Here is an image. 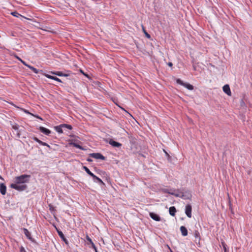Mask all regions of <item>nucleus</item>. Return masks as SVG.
Segmentation results:
<instances>
[{
    "label": "nucleus",
    "mask_w": 252,
    "mask_h": 252,
    "mask_svg": "<svg viewBox=\"0 0 252 252\" xmlns=\"http://www.w3.org/2000/svg\"><path fill=\"white\" fill-rule=\"evenodd\" d=\"M83 168L90 176H91V177L93 176L94 174L92 172H91V171L87 167L84 166L83 167Z\"/></svg>",
    "instance_id": "aec40b11"
},
{
    "label": "nucleus",
    "mask_w": 252,
    "mask_h": 252,
    "mask_svg": "<svg viewBox=\"0 0 252 252\" xmlns=\"http://www.w3.org/2000/svg\"><path fill=\"white\" fill-rule=\"evenodd\" d=\"M142 29H143V32H144L145 34V36L148 38H151V35L146 31L144 27L143 26H142Z\"/></svg>",
    "instance_id": "5701e85b"
},
{
    "label": "nucleus",
    "mask_w": 252,
    "mask_h": 252,
    "mask_svg": "<svg viewBox=\"0 0 252 252\" xmlns=\"http://www.w3.org/2000/svg\"><path fill=\"white\" fill-rule=\"evenodd\" d=\"M16 58H17L19 61H20V62H21V60H22V59H21L20 58H19V57H17V56H16Z\"/></svg>",
    "instance_id": "f704fd0d"
},
{
    "label": "nucleus",
    "mask_w": 252,
    "mask_h": 252,
    "mask_svg": "<svg viewBox=\"0 0 252 252\" xmlns=\"http://www.w3.org/2000/svg\"><path fill=\"white\" fill-rule=\"evenodd\" d=\"M51 73L53 74L59 76H65L67 77L69 75L67 74L63 73L61 71H57V72H51Z\"/></svg>",
    "instance_id": "a211bd4d"
},
{
    "label": "nucleus",
    "mask_w": 252,
    "mask_h": 252,
    "mask_svg": "<svg viewBox=\"0 0 252 252\" xmlns=\"http://www.w3.org/2000/svg\"><path fill=\"white\" fill-rule=\"evenodd\" d=\"M62 126H63L64 128H67L68 129H71L72 128V127L71 125H67V124H62Z\"/></svg>",
    "instance_id": "b1692460"
},
{
    "label": "nucleus",
    "mask_w": 252,
    "mask_h": 252,
    "mask_svg": "<svg viewBox=\"0 0 252 252\" xmlns=\"http://www.w3.org/2000/svg\"><path fill=\"white\" fill-rule=\"evenodd\" d=\"M163 191L164 192L167 193H169V194H170L172 195H174L176 196H179L178 194H175V193H174L173 192H170L169 191V190L168 189H163Z\"/></svg>",
    "instance_id": "412c9836"
},
{
    "label": "nucleus",
    "mask_w": 252,
    "mask_h": 252,
    "mask_svg": "<svg viewBox=\"0 0 252 252\" xmlns=\"http://www.w3.org/2000/svg\"><path fill=\"white\" fill-rule=\"evenodd\" d=\"M168 65L169 66H172L173 64H172V63L169 62V63H168Z\"/></svg>",
    "instance_id": "2f4dec72"
},
{
    "label": "nucleus",
    "mask_w": 252,
    "mask_h": 252,
    "mask_svg": "<svg viewBox=\"0 0 252 252\" xmlns=\"http://www.w3.org/2000/svg\"><path fill=\"white\" fill-rule=\"evenodd\" d=\"M0 179L3 180V178L0 175Z\"/></svg>",
    "instance_id": "58836bf2"
},
{
    "label": "nucleus",
    "mask_w": 252,
    "mask_h": 252,
    "mask_svg": "<svg viewBox=\"0 0 252 252\" xmlns=\"http://www.w3.org/2000/svg\"><path fill=\"white\" fill-rule=\"evenodd\" d=\"M94 250L95 251V252H97V248L96 247H95V249H94Z\"/></svg>",
    "instance_id": "4c0bfd02"
},
{
    "label": "nucleus",
    "mask_w": 252,
    "mask_h": 252,
    "mask_svg": "<svg viewBox=\"0 0 252 252\" xmlns=\"http://www.w3.org/2000/svg\"><path fill=\"white\" fill-rule=\"evenodd\" d=\"M30 178L31 175L26 174L17 176L14 178V183L10 184V187L19 191H24L28 188L26 183L29 182Z\"/></svg>",
    "instance_id": "f257e3e1"
},
{
    "label": "nucleus",
    "mask_w": 252,
    "mask_h": 252,
    "mask_svg": "<svg viewBox=\"0 0 252 252\" xmlns=\"http://www.w3.org/2000/svg\"><path fill=\"white\" fill-rule=\"evenodd\" d=\"M92 177L93 178V181H94V182L97 183H98L100 185H104V183L101 180V179H100L99 178H98L97 176H96L94 174L93 176Z\"/></svg>",
    "instance_id": "1a4fd4ad"
},
{
    "label": "nucleus",
    "mask_w": 252,
    "mask_h": 252,
    "mask_svg": "<svg viewBox=\"0 0 252 252\" xmlns=\"http://www.w3.org/2000/svg\"><path fill=\"white\" fill-rule=\"evenodd\" d=\"M11 14L16 17H18L19 16H20V14L18 13L17 12H13L11 13Z\"/></svg>",
    "instance_id": "393cba45"
},
{
    "label": "nucleus",
    "mask_w": 252,
    "mask_h": 252,
    "mask_svg": "<svg viewBox=\"0 0 252 252\" xmlns=\"http://www.w3.org/2000/svg\"><path fill=\"white\" fill-rule=\"evenodd\" d=\"M12 127L13 129L15 130V131H16V137L17 138H20V131L19 130V126L18 125L15 124L14 125H12Z\"/></svg>",
    "instance_id": "0eeeda50"
},
{
    "label": "nucleus",
    "mask_w": 252,
    "mask_h": 252,
    "mask_svg": "<svg viewBox=\"0 0 252 252\" xmlns=\"http://www.w3.org/2000/svg\"><path fill=\"white\" fill-rule=\"evenodd\" d=\"M176 83L185 87L189 90H192L194 89V87L192 85L188 83H184L182 80H181L180 79H176Z\"/></svg>",
    "instance_id": "f03ea898"
},
{
    "label": "nucleus",
    "mask_w": 252,
    "mask_h": 252,
    "mask_svg": "<svg viewBox=\"0 0 252 252\" xmlns=\"http://www.w3.org/2000/svg\"><path fill=\"white\" fill-rule=\"evenodd\" d=\"M109 144L114 147H121L122 145L121 143L115 141L112 139H110L109 141Z\"/></svg>",
    "instance_id": "6e6552de"
},
{
    "label": "nucleus",
    "mask_w": 252,
    "mask_h": 252,
    "mask_svg": "<svg viewBox=\"0 0 252 252\" xmlns=\"http://www.w3.org/2000/svg\"><path fill=\"white\" fill-rule=\"evenodd\" d=\"M34 141L38 142L39 144L42 145V146H47L48 148H49V149H51V147L49 145H48L47 143H45V142H42V141H41L40 140H39L38 138H37V137H33L32 138Z\"/></svg>",
    "instance_id": "39448f33"
},
{
    "label": "nucleus",
    "mask_w": 252,
    "mask_h": 252,
    "mask_svg": "<svg viewBox=\"0 0 252 252\" xmlns=\"http://www.w3.org/2000/svg\"><path fill=\"white\" fill-rule=\"evenodd\" d=\"M73 145L74 147H75L76 148H77L79 149H81V150L83 149V148H82V147L81 146H80L76 143H74Z\"/></svg>",
    "instance_id": "a878e982"
},
{
    "label": "nucleus",
    "mask_w": 252,
    "mask_h": 252,
    "mask_svg": "<svg viewBox=\"0 0 252 252\" xmlns=\"http://www.w3.org/2000/svg\"><path fill=\"white\" fill-rule=\"evenodd\" d=\"M28 67L31 69L34 73L37 74L39 72V70L37 69L36 68H34L33 66L30 65L28 66Z\"/></svg>",
    "instance_id": "4be33fe9"
},
{
    "label": "nucleus",
    "mask_w": 252,
    "mask_h": 252,
    "mask_svg": "<svg viewBox=\"0 0 252 252\" xmlns=\"http://www.w3.org/2000/svg\"><path fill=\"white\" fill-rule=\"evenodd\" d=\"M91 244H92V248L93 249H95V245L94 244V243L92 242V243H91Z\"/></svg>",
    "instance_id": "7c9ffc66"
},
{
    "label": "nucleus",
    "mask_w": 252,
    "mask_h": 252,
    "mask_svg": "<svg viewBox=\"0 0 252 252\" xmlns=\"http://www.w3.org/2000/svg\"><path fill=\"white\" fill-rule=\"evenodd\" d=\"M6 192V187L3 183L0 184V192L2 195H5Z\"/></svg>",
    "instance_id": "9b49d317"
},
{
    "label": "nucleus",
    "mask_w": 252,
    "mask_h": 252,
    "mask_svg": "<svg viewBox=\"0 0 252 252\" xmlns=\"http://www.w3.org/2000/svg\"><path fill=\"white\" fill-rule=\"evenodd\" d=\"M50 210H51L52 209V206L51 205H49Z\"/></svg>",
    "instance_id": "c9c22d12"
},
{
    "label": "nucleus",
    "mask_w": 252,
    "mask_h": 252,
    "mask_svg": "<svg viewBox=\"0 0 252 252\" xmlns=\"http://www.w3.org/2000/svg\"><path fill=\"white\" fill-rule=\"evenodd\" d=\"M192 207L190 204H187L185 208V213L189 218L191 217Z\"/></svg>",
    "instance_id": "20e7f679"
},
{
    "label": "nucleus",
    "mask_w": 252,
    "mask_h": 252,
    "mask_svg": "<svg viewBox=\"0 0 252 252\" xmlns=\"http://www.w3.org/2000/svg\"><path fill=\"white\" fill-rule=\"evenodd\" d=\"M169 212L171 216H174L175 215V213L176 212V208L174 206L170 207Z\"/></svg>",
    "instance_id": "6ab92c4d"
},
{
    "label": "nucleus",
    "mask_w": 252,
    "mask_h": 252,
    "mask_svg": "<svg viewBox=\"0 0 252 252\" xmlns=\"http://www.w3.org/2000/svg\"><path fill=\"white\" fill-rule=\"evenodd\" d=\"M180 231L181 232L182 235L183 236H187V235H188V230L186 228V227H185L184 226H181L180 227Z\"/></svg>",
    "instance_id": "4468645a"
},
{
    "label": "nucleus",
    "mask_w": 252,
    "mask_h": 252,
    "mask_svg": "<svg viewBox=\"0 0 252 252\" xmlns=\"http://www.w3.org/2000/svg\"><path fill=\"white\" fill-rule=\"evenodd\" d=\"M87 240L91 243H92V239L89 237V236H87Z\"/></svg>",
    "instance_id": "c756f323"
},
{
    "label": "nucleus",
    "mask_w": 252,
    "mask_h": 252,
    "mask_svg": "<svg viewBox=\"0 0 252 252\" xmlns=\"http://www.w3.org/2000/svg\"><path fill=\"white\" fill-rule=\"evenodd\" d=\"M56 230L58 232V235H59V236L60 237V238L64 242H66V238H65L64 237V234H63V233L59 229H58L57 227H56Z\"/></svg>",
    "instance_id": "dca6fc26"
},
{
    "label": "nucleus",
    "mask_w": 252,
    "mask_h": 252,
    "mask_svg": "<svg viewBox=\"0 0 252 252\" xmlns=\"http://www.w3.org/2000/svg\"><path fill=\"white\" fill-rule=\"evenodd\" d=\"M21 62L25 66H27L28 67V66H30V65L28 64L25 62H24L23 60H21Z\"/></svg>",
    "instance_id": "cd10ccee"
},
{
    "label": "nucleus",
    "mask_w": 252,
    "mask_h": 252,
    "mask_svg": "<svg viewBox=\"0 0 252 252\" xmlns=\"http://www.w3.org/2000/svg\"><path fill=\"white\" fill-rule=\"evenodd\" d=\"M90 157L95 159H100L101 160L105 159V157H104L101 154L98 153H92L90 154Z\"/></svg>",
    "instance_id": "7ed1b4c3"
},
{
    "label": "nucleus",
    "mask_w": 252,
    "mask_h": 252,
    "mask_svg": "<svg viewBox=\"0 0 252 252\" xmlns=\"http://www.w3.org/2000/svg\"><path fill=\"white\" fill-rule=\"evenodd\" d=\"M63 128H64V127L63 126H62V124L55 127L56 131L59 133H63Z\"/></svg>",
    "instance_id": "2eb2a0df"
},
{
    "label": "nucleus",
    "mask_w": 252,
    "mask_h": 252,
    "mask_svg": "<svg viewBox=\"0 0 252 252\" xmlns=\"http://www.w3.org/2000/svg\"><path fill=\"white\" fill-rule=\"evenodd\" d=\"M224 251L225 252L226 251V248L225 247V246H224Z\"/></svg>",
    "instance_id": "a19ab883"
},
{
    "label": "nucleus",
    "mask_w": 252,
    "mask_h": 252,
    "mask_svg": "<svg viewBox=\"0 0 252 252\" xmlns=\"http://www.w3.org/2000/svg\"><path fill=\"white\" fill-rule=\"evenodd\" d=\"M164 151L166 155L167 156L168 158H170V156L169 155V154L165 150H164Z\"/></svg>",
    "instance_id": "473e14b6"
},
{
    "label": "nucleus",
    "mask_w": 252,
    "mask_h": 252,
    "mask_svg": "<svg viewBox=\"0 0 252 252\" xmlns=\"http://www.w3.org/2000/svg\"><path fill=\"white\" fill-rule=\"evenodd\" d=\"M20 252H27L23 247L20 248Z\"/></svg>",
    "instance_id": "c85d7f7f"
},
{
    "label": "nucleus",
    "mask_w": 252,
    "mask_h": 252,
    "mask_svg": "<svg viewBox=\"0 0 252 252\" xmlns=\"http://www.w3.org/2000/svg\"><path fill=\"white\" fill-rule=\"evenodd\" d=\"M45 76L48 78L51 79L52 80L57 81L59 82H62L61 80L57 78V77L53 76L49 74H45Z\"/></svg>",
    "instance_id": "f3484780"
},
{
    "label": "nucleus",
    "mask_w": 252,
    "mask_h": 252,
    "mask_svg": "<svg viewBox=\"0 0 252 252\" xmlns=\"http://www.w3.org/2000/svg\"><path fill=\"white\" fill-rule=\"evenodd\" d=\"M149 215L150 217L154 220L158 221L160 220V217L158 214L153 212H151L150 213Z\"/></svg>",
    "instance_id": "423d86ee"
},
{
    "label": "nucleus",
    "mask_w": 252,
    "mask_h": 252,
    "mask_svg": "<svg viewBox=\"0 0 252 252\" xmlns=\"http://www.w3.org/2000/svg\"><path fill=\"white\" fill-rule=\"evenodd\" d=\"M25 112L27 113H29L27 110H25Z\"/></svg>",
    "instance_id": "ea45409f"
},
{
    "label": "nucleus",
    "mask_w": 252,
    "mask_h": 252,
    "mask_svg": "<svg viewBox=\"0 0 252 252\" xmlns=\"http://www.w3.org/2000/svg\"><path fill=\"white\" fill-rule=\"evenodd\" d=\"M223 91L227 94L229 95L231 94V91L228 85H225L223 87Z\"/></svg>",
    "instance_id": "f8f14e48"
},
{
    "label": "nucleus",
    "mask_w": 252,
    "mask_h": 252,
    "mask_svg": "<svg viewBox=\"0 0 252 252\" xmlns=\"http://www.w3.org/2000/svg\"><path fill=\"white\" fill-rule=\"evenodd\" d=\"M241 103V105H242L243 104H244V102L243 100H242Z\"/></svg>",
    "instance_id": "e433bc0d"
},
{
    "label": "nucleus",
    "mask_w": 252,
    "mask_h": 252,
    "mask_svg": "<svg viewBox=\"0 0 252 252\" xmlns=\"http://www.w3.org/2000/svg\"><path fill=\"white\" fill-rule=\"evenodd\" d=\"M23 231L25 235L26 236L27 238H28L29 240L33 241L31 237V233L29 231V230L27 228H23Z\"/></svg>",
    "instance_id": "ddd939ff"
},
{
    "label": "nucleus",
    "mask_w": 252,
    "mask_h": 252,
    "mask_svg": "<svg viewBox=\"0 0 252 252\" xmlns=\"http://www.w3.org/2000/svg\"><path fill=\"white\" fill-rule=\"evenodd\" d=\"M39 129L41 132L47 135H49L51 132V130L43 126H40Z\"/></svg>",
    "instance_id": "9d476101"
},
{
    "label": "nucleus",
    "mask_w": 252,
    "mask_h": 252,
    "mask_svg": "<svg viewBox=\"0 0 252 252\" xmlns=\"http://www.w3.org/2000/svg\"><path fill=\"white\" fill-rule=\"evenodd\" d=\"M35 117L36 118H38V119H39L42 120V119L40 117H39V116H35Z\"/></svg>",
    "instance_id": "72a5a7b5"
},
{
    "label": "nucleus",
    "mask_w": 252,
    "mask_h": 252,
    "mask_svg": "<svg viewBox=\"0 0 252 252\" xmlns=\"http://www.w3.org/2000/svg\"><path fill=\"white\" fill-rule=\"evenodd\" d=\"M194 236L195 238H200V234L198 231H195L194 232Z\"/></svg>",
    "instance_id": "bb28decb"
}]
</instances>
